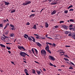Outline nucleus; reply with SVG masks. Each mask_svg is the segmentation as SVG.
Instances as JSON below:
<instances>
[{"label": "nucleus", "mask_w": 75, "mask_h": 75, "mask_svg": "<svg viewBox=\"0 0 75 75\" xmlns=\"http://www.w3.org/2000/svg\"><path fill=\"white\" fill-rule=\"evenodd\" d=\"M20 55H21V57H24V58H25V56H26V55H27L28 57H29V55L27 54H26V53L24 52H21L20 53Z\"/></svg>", "instance_id": "f257e3e1"}, {"label": "nucleus", "mask_w": 75, "mask_h": 75, "mask_svg": "<svg viewBox=\"0 0 75 75\" xmlns=\"http://www.w3.org/2000/svg\"><path fill=\"white\" fill-rule=\"evenodd\" d=\"M30 37H31V38H32L33 39V40H32V39H31V37H28V40H29V41H33V42H35V38H34V37H32V36H30Z\"/></svg>", "instance_id": "f03ea898"}, {"label": "nucleus", "mask_w": 75, "mask_h": 75, "mask_svg": "<svg viewBox=\"0 0 75 75\" xmlns=\"http://www.w3.org/2000/svg\"><path fill=\"white\" fill-rule=\"evenodd\" d=\"M41 54L42 55H43L45 56L46 55V51L44 50H42L41 51Z\"/></svg>", "instance_id": "7ed1b4c3"}, {"label": "nucleus", "mask_w": 75, "mask_h": 75, "mask_svg": "<svg viewBox=\"0 0 75 75\" xmlns=\"http://www.w3.org/2000/svg\"><path fill=\"white\" fill-rule=\"evenodd\" d=\"M49 59H50V60H52V61H55V59L53 57L49 55Z\"/></svg>", "instance_id": "20e7f679"}, {"label": "nucleus", "mask_w": 75, "mask_h": 75, "mask_svg": "<svg viewBox=\"0 0 75 75\" xmlns=\"http://www.w3.org/2000/svg\"><path fill=\"white\" fill-rule=\"evenodd\" d=\"M31 3V1H27L26 2L23 3L22 4V5H23V6H26V5H28V4H30Z\"/></svg>", "instance_id": "39448f33"}, {"label": "nucleus", "mask_w": 75, "mask_h": 75, "mask_svg": "<svg viewBox=\"0 0 75 75\" xmlns=\"http://www.w3.org/2000/svg\"><path fill=\"white\" fill-rule=\"evenodd\" d=\"M18 48L19 50H23L24 51H25V49H24V48L22 46H18Z\"/></svg>", "instance_id": "423d86ee"}, {"label": "nucleus", "mask_w": 75, "mask_h": 75, "mask_svg": "<svg viewBox=\"0 0 75 75\" xmlns=\"http://www.w3.org/2000/svg\"><path fill=\"white\" fill-rule=\"evenodd\" d=\"M45 50L47 51L50 50V47H49V45H47L46 47H45Z\"/></svg>", "instance_id": "0eeeda50"}, {"label": "nucleus", "mask_w": 75, "mask_h": 75, "mask_svg": "<svg viewBox=\"0 0 75 75\" xmlns=\"http://www.w3.org/2000/svg\"><path fill=\"white\" fill-rule=\"evenodd\" d=\"M56 13H57V11L56 10H54L53 12H52L51 14L52 15H54V14H56Z\"/></svg>", "instance_id": "6e6552de"}, {"label": "nucleus", "mask_w": 75, "mask_h": 75, "mask_svg": "<svg viewBox=\"0 0 75 75\" xmlns=\"http://www.w3.org/2000/svg\"><path fill=\"white\" fill-rule=\"evenodd\" d=\"M71 37L75 40V33H74L73 34L71 35Z\"/></svg>", "instance_id": "1a4fd4ad"}, {"label": "nucleus", "mask_w": 75, "mask_h": 75, "mask_svg": "<svg viewBox=\"0 0 75 75\" xmlns=\"http://www.w3.org/2000/svg\"><path fill=\"white\" fill-rule=\"evenodd\" d=\"M35 16V14H32L30 15L29 17V18H32V17H34Z\"/></svg>", "instance_id": "9d476101"}, {"label": "nucleus", "mask_w": 75, "mask_h": 75, "mask_svg": "<svg viewBox=\"0 0 75 75\" xmlns=\"http://www.w3.org/2000/svg\"><path fill=\"white\" fill-rule=\"evenodd\" d=\"M36 43L37 45L39 46V47H41V46H42V45L40 44L39 42H36Z\"/></svg>", "instance_id": "9b49d317"}, {"label": "nucleus", "mask_w": 75, "mask_h": 75, "mask_svg": "<svg viewBox=\"0 0 75 75\" xmlns=\"http://www.w3.org/2000/svg\"><path fill=\"white\" fill-rule=\"evenodd\" d=\"M45 27L46 28H48V26H49V25H48V24L47 23V22H46L45 23Z\"/></svg>", "instance_id": "f8f14e48"}, {"label": "nucleus", "mask_w": 75, "mask_h": 75, "mask_svg": "<svg viewBox=\"0 0 75 75\" xmlns=\"http://www.w3.org/2000/svg\"><path fill=\"white\" fill-rule=\"evenodd\" d=\"M4 2H5V5H6V6H8V5L10 4V3L9 2H7L6 1H5Z\"/></svg>", "instance_id": "ddd939ff"}, {"label": "nucleus", "mask_w": 75, "mask_h": 75, "mask_svg": "<svg viewBox=\"0 0 75 75\" xmlns=\"http://www.w3.org/2000/svg\"><path fill=\"white\" fill-rule=\"evenodd\" d=\"M70 30L71 31L72 30H73V31H75V28H69Z\"/></svg>", "instance_id": "4468645a"}, {"label": "nucleus", "mask_w": 75, "mask_h": 75, "mask_svg": "<svg viewBox=\"0 0 75 75\" xmlns=\"http://www.w3.org/2000/svg\"><path fill=\"white\" fill-rule=\"evenodd\" d=\"M63 28H65V29L66 30H67V29H68V26L65 25H64L63 26Z\"/></svg>", "instance_id": "2eb2a0df"}, {"label": "nucleus", "mask_w": 75, "mask_h": 75, "mask_svg": "<svg viewBox=\"0 0 75 75\" xmlns=\"http://www.w3.org/2000/svg\"><path fill=\"white\" fill-rule=\"evenodd\" d=\"M36 26H37V25H35L33 26V27L32 28H34V29H35V30H37V28L36 27Z\"/></svg>", "instance_id": "dca6fc26"}, {"label": "nucleus", "mask_w": 75, "mask_h": 75, "mask_svg": "<svg viewBox=\"0 0 75 75\" xmlns=\"http://www.w3.org/2000/svg\"><path fill=\"white\" fill-rule=\"evenodd\" d=\"M36 72L38 75H40V74H41V71H38V70H37Z\"/></svg>", "instance_id": "f3484780"}, {"label": "nucleus", "mask_w": 75, "mask_h": 75, "mask_svg": "<svg viewBox=\"0 0 75 75\" xmlns=\"http://www.w3.org/2000/svg\"><path fill=\"white\" fill-rule=\"evenodd\" d=\"M0 46L2 47H4V48H6V46L3 45L2 44H0Z\"/></svg>", "instance_id": "a211bd4d"}, {"label": "nucleus", "mask_w": 75, "mask_h": 75, "mask_svg": "<svg viewBox=\"0 0 75 75\" xmlns=\"http://www.w3.org/2000/svg\"><path fill=\"white\" fill-rule=\"evenodd\" d=\"M65 33L66 34H68L70 33L69 31H66Z\"/></svg>", "instance_id": "6ab92c4d"}, {"label": "nucleus", "mask_w": 75, "mask_h": 75, "mask_svg": "<svg viewBox=\"0 0 75 75\" xmlns=\"http://www.w3.org/2000/svg\"><path fill=\"white\" fill-rule=\"evenodd\" d=\"M14 34L13 33L11 34L10 35V37H14Z\"/></svg>", "instance_id": "aec40b11"}, {"label": "nucleus", "mask_w": 75, "mask_h": 75, "mask_svg": "<svg viewBox=\"0 0 75 75\" xmlns=\"http://www.w3.org/2000/svg\"><path fill=\"white\" fill-rule=\"evenodd\" d=\"M9 33V31H6L5 32V34H6V35H7V34H8Z\"/></svg>", "instance_id": "412c9836"}, {"label": "nucleus", "mask_w": 75, "mask_h": 75, "mask_svg": "<svg viewBox=\"0 0 75 75\" xmlns=\"http://www.w3.org/2000/svg\"><path fill=\"white\" fill-rule=\"evenodd\" d=\"M32 71H33L32 73H33V74H35V70L34 69H32Z\"/></svg>", "instance_id": "4be33fe9"}, {"label": "nucleus", "mask_w": 75, "mask_h": 75, "mask_svg": "<svg viewBox=\"0 0 75 75\" xmlns=\"http://www.w3.org/2000/svg\"><path fill=\"white\" fill-rule=\"evenodd\" d=\"M46 44H47V45H48V44H49V45H52V44L50 43H49L48 42H46Z\"/></svg>", "instance_id": "5701e85b"}, {"label": "nucleus", "mask_w": 75, "mask_h": 75, "mask_svg": "<svg viewBox=\"0 0 75 75\" xmlns=\"http://www.w3.org/2000/svg\"><path fill=\"white\" fill-rule=\"evenodd\" d=\"M57 3H55V2L54 3H52L51 5H55V4H57Z\"/></svg>", "instance_id": "b1692460"}, {"label": "nucleus", "mask_w": 75, "mask_h": 75, "mask_svg": "<svg viewBox=\"0 0 75 75\" xmlns=\"http://www.w3.org/2000/svg\"><path fill=\"white\" fill-rule=\"evenodd\" d=\"M16 11V10H11V13H14Z\"/></svg>", "instance_id": "393cba45"}, {"label": "nucleus", "mask_w": 75, "mask_h": 75, "mask_svg": "<svg viewBox=\"0 0 75 75\" xmlns=\"http://www.w3.org/2000/svg\"><path fill=\"white\" fill-rule=\"evenodd\" d=\"M34 50H35V52H36V54H38V52L37 51V49H34Z\"/></svg>", "instance_id": "a878e982"}, {"label": "nucleus", "mask_w": 75, "mask_h": 75, "mask_svg": "<svg viewBox=\"0 0 75 75\" xmlns=\"http://www.w3.org/2000/svg\"><path fill=\"white\" fill-rule=\"evenodd\" d=\"M1 40H5V39H6V38H4L2 37L1 38Z\"/></svg>", "instance_id": "bb28decb"}, {"label": "nucleus", "mask_w": 75, "mask_h": 75, "mask_svg": "<svg viewBox=\"0 0 75 75\" xmlns=\"http://www.w3.org/2000/svg\"><path fill=\"white\" fill-rule=\"evenodd\" d=\"M71 7H73V6L72 5H71L69 6L68 8V9H69V8H71Z\"/></svg>", "instance_id": "cd10ccee"}, {"label": "nucleus", "mask_w": 75, "mask_h": 75, "mask_svg": "<svg viewBox=\"0 0 75 75\" xmlns=\"http://www.w3.org/2000/svg\"><path fill=\"white\" fill-rule=\"evenodd\" d=\"M64 23V21H62L59 22L60 24H61V23Z\"/></svg>", "instance_id": "c85d7f7f"}, {"label": "nucleus", "mask_w": 75, "mask_h": 75, "mask_svg": "<svg viewBox=\"0 0 75 75\" xmlns=\"http://www.w3.org/2000/svg\"><path fill=\"white\" fill-rule=\"evenodd\" d=\"M47 51L48 52H49L50 54H51V51H50V50H48Z\"/></svg>", "instance_id": "c756f323"}, {"label": "nucleus", "mask_w": 75, "mask_h": 75, "mask_svg": "<svg viewBox=\"0 0 75 75\" xmlns=\"http://www.w3.org/2000/svg\"><path fill=\"white\" fill-rule=\"evenodd\" d=\"M31 51H32L33 54H34L35 53H34V49L33 48H32V49L31 50Z\"/></svg>", "instance_id": "7c9ffc66"}, {"label": "nucleus", "mask_w": 75, "mask_h": 75, "mask_svg": "<svg viewBox=\"0 0 75 75\" xmlns=\"http://www.w3.org/2000/svg\"><path fill=\"white\" fill-rule=\"evenodd\" d=\"M27 69H25L24 71L25 72V73H26V72H27Z\"/></svg>", "instance_id": "2f4dec72"}, {"label": "nucleus", "mask_w": 75, "mask_h": 75, "mask_svg": "<svg viewBox=\"0 0 75 75\" xmlns=\"http://www.w3.org/2000/svg\"><path fill=\"white\" fill-rule=\"evenodd\" d=\"M70 21H71V22H74V20L73 19H70Z\"/></svg>", "instance_id": "473e14b6"}, {"label": "nucleus", "mask_w": 75, "mask_h": 75, "mask_svg": "<svg viewBox=\"0 0 75 75\" xmlns=\"http://www.w3.org/2000/svg\"><path fill=\"white\" fill-rule=\"evenodd\" d=\"M64 59L65 60V61H69V59H66L65 58H64Z\"/></svg>", "instance_id": "72a5a7b5"}, {"label": "nucleus", "mask_w": 75, "mask_h": 75, "mask_svg": "<svg viewBox=\"0 0 75 75\" xmlns=\"http://www.w3.org/2000/svg\"><path fill=\"white\" fill-rule=\"evenodd\" d=\"M64 57H67V58H69V57H68L67 55H64Z\"/></svg>", "instance_id": "f704fd0d"}, {"label": "nucleus", "mask_w": 75, "mask_h": 75, "mask_svg": "<svg viewBox=\"0 0 75 75\" xmlns=\"http://www.w3.org/2000/svg\"><path fill=\"white\" fill-rule=\"evenodd\" d=\"M10 26H11V27H14V26L11 24L10 25Z\"/></svg>", "instance_id": "c9c22d12"}, {"label": "nucleus", "mask_w": 75, "mask_h": 75, "mask_svg": "<svg viewBox=\"0 0 75 75\" xmlns=\"http://www.w3.org/2000/svg\"><path fill=\"white\" fill-rule=\"evenodd\" d=\"M6 48L8 49V50H10L11 49V48L10 47H6Z\"/></svg>", "instance_id": "e433bc0d"}, {"label": "nucleus", "mask_w": 75, "mask_h": 75, "mask_svg": "<svg viewBox=\"0 0 75 75\" xmlns=\"http://www.w3.org/2000/svg\"><path fill=\"white\" fill-rule=\"evenodd\" d=\"M11 30H15V28H14V27H13V28H11Z\"/></svg>", "instance_id": "4c0bfd02"}, {"label": "nucleus", "mask_w": 75, "mask_h": 75, "mask_svg": "<svg viewBox=\"0 0 75 75\" xmlns=\"http://www.w3.org/2000/svg\"><path fill=\"white\" fill-rule=\"evenodd\" d=\"M24 36H25L26 37H28H28H29V36L28 35H27V34H25L24 35Z\"/></svg>", "instance_id": "58836bf2"}, {"label": "nucleus", "mask_w": 75, "mask_h": 75, "mask_svg": "<svg viewBox=\"0 0 75 75\" xmlns=\"http://www.w3.org/2000/svg\"><path fill=\"white\" fill-rule=\"evenodd\" d=\"M47 38L48 39H50V40H52V38L48 37H47Z\"/></svg>", "instance_id": "ea45409f"}, {"label": "nucleus", "mask_w": 75, "mask_h": 75, "mask_svg": "<svg viewBox=\"0 0 75 75\" xmlns=\"http://www.w3.org/2000/svg\"><path fill=\"white\" fill-rule=\"evenodd\" d=\"M54 28H58V26L56 25L54 27Z\"/></svg>", "instance_id": "a19ab883"}, {"label": "nucleus", "mask_w": 75, "mask_h": 75, "mask_svg": "<svg viewBox=\"0 0 75 75\" xmlns=\"http://www.w3.org/2000/svg\"><path fill=\"white\" fill-rule=\"evenodd\" d=\"M64 13H68V11H67V10L65 11H64Z\"/></svg>", "instance_id": "79ce46f5"}, {"label": "nucleus", "mask_w": 75, "mask_h": 75, "mask_svg": "<svg viewBox=\"0 0 75 75\" xmlns=\"http://www.w3.org/2000/svg\"><path fill=\"white\" fill-rule=\"evenodd\" d=\"M50 65H50V66H53V64H52V63H50Z\"/></svg>", "instance_id": "37998d69"}, {"label": "nucleus", "mask_w": 75, "mask_h": 75, "mask_svg": "<svg viewBox=\"0 0 75 75\" xmlns=\"http://www.w3.org/2000/svg\"><path fill=\"white\" fill-rule=\"evenodd\" d=\"M69 69H73V68H72V67H70L69 68Z\"/></svg>", "instance_id": "c03bdc74"}, {"label": "nucleus", "mask_w": 75, "mask_h": 75, "mask_svg": "<svg viewBox=\"0 0 75 75\" xmlns=\"http://www.w3.org/2000/svg\"><path fill=\"white\" fill-rule=\"evenodd\" d=\"M74 11V10L73 9L71 8V9H70L69 10V11Z\"/></svg>", "instance_id": "a18cd8bd"}, {"label": "nucleus", "mask_w": 75, "mask_h": 75, "mask_svg": "<svg viewBox=\"0 0 75 75\" xmlns=\"http://www.w3.org/2000/svg\"><path fill=\"white\" fill-rule=\"evenodd\" d=\"M26 25H30V23L29 22L27 23V24H26Z\"/></svg>", "instance_id": "49530a36"}, {"label": "nucleus", "mask_w": 75, "mask_h": 75, "mask_svg": "<svg viewBox=\"0 0 75 75\" xmlns=\"http://www.w3.org/2000/svg\"><path fill=\"white\" fill-rule=\"evenodd\" d=\"M73 25H69V27H72Z\"/></svg>", "instance_id": "de8ad7c7"}, {"label": "nucleus", "mask_w": 75, "mask_h": 75, "mask_svg": "<svg viewBox=\"0 0 75 75\" xmlns=\"http://www.w3.org/2000/svg\"><path fill=\"white\" fill-rule=\"evenodd\" d=\"M3 27V24H0V27Z\"/></svg>", "instance_id": "09e8293b"}, {"label": "nucleus", "mask_w": 75, "mask_h": 75, "mask_svg": "<svg viewBox=\"0 0 75 75\" xmlns=\"http://www.w3.org/2000/svg\"><path fill=\"white\" fill-rule=\"evenodd\" d=\"M70 64H71L72 65H74V63H73L72 62H70Z\"/></svg>", "instance_id": "8fccbe9b"}, {"label": "nucleus", "mask_w": 75, "mask_h": 75, "mask_svg": "<svg viewBox=\"0 0 75 75\" xmlns=\"http://www.w3.org/2000/svg\"><path fill=\"white\" fill-rule=\"evenodd\" d=\"M53 45V46H54V47H55V45H55L54 43H53V44H52Z\"/></svg>", "instance_id": "3c124183"}, {"label": "nucleus", "mask_w": 75, "mask_h": 75, "mask_svg": "<svg viewBox=\"0 0 75 75\" xmlns=\"http://www.w3.org/2000/svg\"><path fill=\"white\" fill-rule=\"evenodd\" d=\"M7 26L6 25L5 26V27H4V30H5V29H6V28H7Z\"/></svg>", "instance_id": "603ef678"}, {"label": "nucleus", "mask_w": 75, "mask_h": 75, "mask_svg": "<svg viewBox=\"0 0 75 75\" xmlns=\"http://www.w3.org/2000/svg\"><path fill=\"white\" fill-rule=\"evenodd\" d=\"M39 37H40V36H38L36 37V38H37V39H39Z\"/></svg>", "instance_id": "864d4df0"}, {"label": "nucleus", "mask_w": 75, "mask_h": 75, "mask_svg": "<svg viewBox=\"0 0 75 75\" xmlns=\"http://www.w3.org/2000/svg\"><path fill=\"white\" fill-rule=\"evenodd\" d=\"M66 47L68 48L69 47H70V46H67V45H66L65 46Z\"/></svg>", "instance_id": "5fc2aeb1"}, {"label": "nucleus", "mask_w": 75, "mask_h": 75, "mask_svg": "<svg viewBox=\"0 0 75 75\" xmlns=\"http://www.w3.org/2000/svg\"><path fill=\"white\" fill-rule=\"evenodd\" d=\"M68 36H69V37H71V33H70L68 35Z\"/></svg>", "instance_id": "6e6d98bb"}, {"label": "nucleus", "mask_w": 75, "mask_h": 75, "mask_svg": "<svg viewBox=\"0 0 75 75\" xmlns=\"http://www.w3.org/2000/svg\"><path fill=\"white\" fill-rule=\"evenodd\" d=\"M43 71H44L45 72V71H46V69H45V68H43Z\"/></svg>", "instance_id": "4d7b16f0"}, {"label": "nucleus", "mask_w": 75, "mask_h": 75, "mask_svg": "<svg viewBox=\"0 0 75 75\" xmlns=\"http://www.w3.org/2000/svg\"><path fill=\"white\" fill-rule=\"evenodd\" d=\"M11 64H14V65H15V64H14V63L13 62L11 61Z\"/></svg>", "instance_id": "13d9d810"}, {"label": "nucleus", "mask_w": 75, "mask_h": 75, "mask_svg": "<svg viewBox=\"0 0 75 75\" xmlns=\"http://www.w3.org/2000/svg\"><path fill=\"white\" fill-rule=\"evenodd\" d=\"M25 74L26 75H30V74H28V73L27 72L25 73Z\"/></svg>", "instance_id": "bf43d9fd"}, {"label": "nucleus", "mask_w": 75, "mask_h": 75, "mask_svg": "<svg viewBox=\"0 0 75 75\" xmlns=\"http://www.w3.org/2000/svg\"><path fill=\"white\" fill-rule=\"evenodd\" d=\"M6 44H7L8 45V44H11V43H6Z\"/></svg>", "instance_id": "052dcab7"}, {"label": "nucleus", "mask_w": 75, "mask_h": 75, "mask_svg": "<svg viewBox=\"0 0 75 75\" xmlns=\"http://www.w3.org/2000/svg\"><path fill=\"white\" fill-rule=\"evenodd\" d=\"M28 52H29L30 54L31 53V50H29Z\"/></svg>", "instance_id": "680f3d73"}, {"label": "nucleus", "mask_w": 75, "mask_h": 75, "mask_svg": "<svg viewBox=\"0 0 75 75\" xmlns=\"http://www.w3.org/2000/svg\"><path fill=\"white\" fill-rule=\"evenodd\" d=\"M35 63H37V64H39V63L38 62L35 61Z\"/></svg>", "instance_id": "e2e57ef3"}, {"label": "nucleus", "mask_w": 75, "mask_h": 75, "mask_svg": "<svg viewBox=\"0 0 75 75\" xmlns=\"http://www.w3.org/2000/svg\"><path fill=\"white\" fill-rule=\"evenodd\" d=\"M31 12H35V11H33V10H32V11H31Z\"/></svg>", "instance_id": "0e129e2a"}, {"label": "nucleus", "mask_w": 75, "mask_h": 75, "mask_svg": "<svg viewBox=\"0 0 75 75\" xmlns=\"http://www.w3.org/2000/svg\"><path fill=\"white\" fill-rule=\"evenodd\" d=\"M60 53H65V52H60Z\"/></svg>", "instance_id": "69168bd1"}, {"label": "nucleus", "mask_w": 75, "mask_h": 75, "mask_svg": "<svg viewBox=\"0 0 75 75\" xmlns=\"http://www.w3.org/2000/svg\"><path fill=\"white\" fill-rule=\"evenodd\" d=\"M9 24L8 23H7L6 25L7 26H8L9 25Z\"/></svg>", "instance_id": "338daca9"}, {"label": "nucleus", "mask_w": 75, "mask_h": 75, "mask_svg": "<svg viewBox=\"0 0 75 75\" xmlns=\"http://www.w3.org/2000/svg\"><path fill=\"white\" fill-rule=\"evenodd\" d=\"M8 52H9V54H11V52L10 51L8 50Z\"/></svg>", "instance_id": "774afa93"}]
</instances>
